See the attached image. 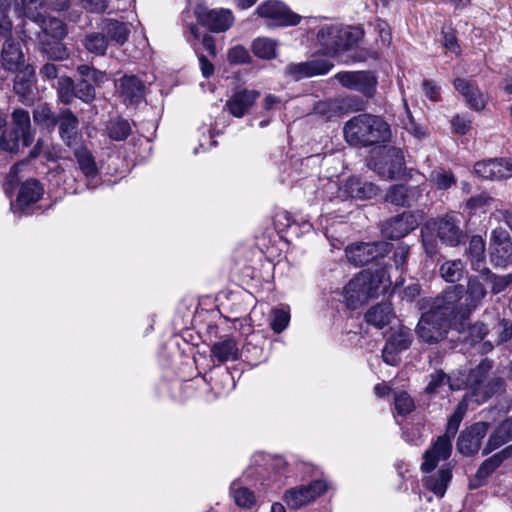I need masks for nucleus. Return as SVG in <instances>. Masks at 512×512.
<instances>
[{"instance_id": "nucleus-55", "label": "nucleus", "mask_w": 512, "mask_h": 512, "mask_svg": "<svg viewBox=\"0 0 512 512\" xmlns=\"http://www.w3.org/2000/svg\"><path fill=\"white\" fill-rule=\"evenodd\" d=\"M77 71L81 76L90 79L97 85L102 84L108 80V76L105 72L97 70L88 65L78 66Z\"/></svg>"}, {"instance_id": "nucleus-18", "label": "nucleus", "mask_w": 512, "mask_h": 512, "mask_svg": "<svg viewBox=\"0 0 512 512\" xmlns=\"http://www.w3.org/2000/svg\"><path fill=\"white\" fill-rule=\"evenodd\" d=\"M512 456V446H507L486 459L478 468L474 478L470 481V488L475 489L482 486L487 478L503 463Z\"/></svg>"}, {"instance_id": "nucleus-34", "label": "nucleus", "mask_w": 512, "mask_h": 512, "mask_svg": "<svg viewBox=\"0 0 512 512\" xmlns=\"http://www.w3.org/2000/svg\"><path fill=\"white\" fill-rule=\"evenodd\" d=\"M451 477L452 475L449 469H440L436 474L430 475L424 479L425 486L436 496L443 497Z\"/></svg>"}, {"instance_id": "nucleus-50", "label": "nucleus", "mask_w": 512, "mask_h": 512, "mask_svg": "<svg viewBox=\"0 0 512 512\" xmlns=\"http://www.w3.org/2000/svg\"><path fill=\"white\" fill-rule=\"evenodd\" d=\"M290 321L289 311L281 308L272 311L270 326L275 333L284 331Z\"/></svg>"}, {"instance_id": "nucleus-39", "label": "nucleus", "mask_w": 512, "mask_h": 512, "mask_svg": "<svg viewBox=\"0 0 512 512\" xmlns=\"http://www.w3.org/2000/svg\"><path fill=\"white\" fill-rule=\"evenodd\" d=\"M314 111L317 115L327 120L341 116L342 112L339 97L317 102L314 106Z\"/></svg>"}, {"instance_id": "nucleus-35", "label": "nucleus", "mask_w": 512, "mask_h": 512, "mask_svg": "<svg viewBox=\"0 0 512 512\" xmlns=\"http://www.w3.org/2000/svg\"><path fill=\"white\" fill-rule=\"evenodd\" d=\"M465 272V264L460 259L447 260L440 265L439 274L441 278L449 283L460 281Z\"/></svg>"}, {"instance_id": "nucleus-64", "label": "nucleus", "mask_w": 512, "mask_h": 512, "mask_svg": "<svg viewBox=\"0 0 512 512\" xmlns=\"http://www.w3.org/2000/svg\"><path fill=\"white\" fill-rule=\"evenodd\" d=\"M441 34L443 36V46L447 50H449V51H451L453 53L459 54L460 47L458 45L455 33L453 31H444V30H442Z\"/></svg>"}, {"instance_id": "nucleus-13", "label": "nucleus", "mask_w": 512, "mask_h": 512, "mask_svg": "<svg viewBox=\"0 0 512 512\" xmlns=\"http://www.w3.org/2000/svg\"><path fill=\"white\" fill-rule=\"evenodd\" d=\"M390 250L387 242L356 243L349 245L345 252L348 260L355 265H365L384 257Z\"/></svg>"}, {"instance_id": "nucleus-58", "label": "nucleus", "mask_w": 512, "mask_h": 512, "mask_svg": "<svg viewBox=\"0 0 512 512\" xmlns=\"http://www.w3.org/2000/svg\"><path fill=\"white\" fill-rule=\"evenodd\" d=\"M227 58L231 64H244L250 61L248 50L241 45L229 49Z\"/></svg>"}, {"instance_id": "nucleus-1", "label": "nucleus", "mask_w": 512, "mask_h": 512, "mask_svg": "<svg viewBox=\"0 0 512 512\" xmlns=\"http://www.w3.org/2000/svg\"><path fill=\"white\" fill-rule=\"evenodd\" d=\"M456 294L449 292L448 296L438 295L435 298L422 299V313L418 322L416 333L420 339L427 343L441 341L452 326L459 323V317L453 311L452 305Z\"/></svg>"}, {"instance_id": "nucleus-16", "label": "nucleus", "mask_w": 512, "mask_h": 512, "mask_svg": "<svg viewBox=\"0 0 512 512\" xmlns=\"http://www.w3.org/2000/svg\"><path fill=\"white\" fill-rule=\"evenodd\" d=\"M487 431L488 423L486 422H477L470 428L462 431L457 441L458 451L464 455L477 453Z\"/></svg>"}, {"instance_id": "nucleus-62", "label": "nucleus", "mask_w": 512, "mask_h": 512, "mask_svg": "<svg viewBox=\"0 0 512 512\" xmlns=\"http://www.w3.org/2000/svg\"><path fill=\"white\" fill-rule=\"evenodd\" d=\"M78 163H79L80 171L88 179V185L90 187H95L96 184H93L92 181L97 177V173H98L97 162H78Z\"/></svg>"}, {"instance_id": "nucleus-33", "label": "nucleus", "mask_w": 512, "mask_h": 512, "mask_svg": "<svg viewBox=\"0 0 512 512\" xmlns=\"http://www.w3.org/2000/svg\"><path fill=\"white\" fill-rule=\"evenodd\" d=\"M13 130L21 134L22 143L28 146L31 143V121L28 111L24 109H15L12 113Z\"/></svg>"}, {"instance_id": "nucleus-43", "label": "nucleus", "mask_w": 512, "mask_h": 512, "mask_svg": "<svg viewBox=\"0 0 512 512\" xmlns=\"http://www.w3.org/2000/svg\"><path fill=\"white\" fill-rule=\"evenodd\" d=\"M412 340L413 336L410 329L401 327L389 337L386 345L392 349L402 352L410 347Z\"/></svg>"}, {"instance_id": "nucleus-10", "label": "nucleus", "mask_w": 512, "mask_h": 512, "mask_svg": "<svg viewBox=\"0 0 512 512\" xmlns=\"http://www.w3.org/2000/svg\"><path fill=\"white\" fill-rule=\"evenodd\" d=\"M194 15L200 25L213 33L225 32L235 22V17L231 10L225 8L210 9L202 4H198L194 8Z\"/></svg>"}, {"instance_id": "nucleus-4", "label": "nucleus", "mask_w": 512, "mask_h": 512, "mask_svg": "<svg viewBox=\"0 0 512 512\" xmlns=\"http://www.w3.org/2000/svg\"><path fill=\"white\" fill-rule=\"evenodd\" d=\"M386 272L383 269L363 270L345 286L344 296L347 306L356 309L371 297H376L387 288Z\"/></svg>"}, {"instance_id": "nucleus-27", "label": "nucleus", "mask_w": 512, "mask_h": 512, "mask_svg": "<svg viewBox=\"0 0 512 512\" xmlns=\"http://www.w3.org/2000/svg\"><path fill=\"white\" fill-rule=\"evenodd\" d=\"M511 440L512 418H507L500 425H498L495 431L490 435L488 442L483 449V454L487 455L502 445L510 442Z\"/></svg>"}, {"instance_id": "nucleus-38", "label": "nucleus", "mask_w": 512, "mask_h": 512, "mask_svg": "<svg viewBox=\"0 0 512 512\" xmlns=\"http://www.w3.org/2000/svg\"><path fill=\"white\" fill-rule=\"evenodd\" d=\"M19 12L24 17L39 24L44 20V5L40 0H22Z\"/></svg>"}, {"instance_id": "nucleus-11", "label": "nucleus", "mask_w": 512, "mask_h": 512, "mask_svg": "<svg viewBox=\"0 0 512 512\" xmlns=\"http://www.w3.org/2000/svg\"><path fill=\"white\" fill-rule=\"evenodd\" d=\"M329 489L326 480H314L307 485H300L287 490L283 500L290 509H299L314 502Z\"/></svg>"}, {"instance_id": "nucleus-24", "label": "nucleus", "mask_w": 512, "mask_h": 512, "mask_svg": "<svg viewBox=\"0 0 512 512\" xmlns=\"http://www.w3.org/2000/svg\"><path fill=\"white\" fill-rule=\"evenodd\" d=\"M474 172L489 180H501L512 176V162H475Z\"/></svg>"}, {"instance_id": "nucleus-23", "label": "nucleus", "mask_w": 512, "mask_h": 512, "mask_svg": "<svg viewBox=\"0 0 512 512\" xmlns=\"http://www.w3.org/2000/svg\"><path fill=\"white\" fill-rule=\"evenodd\" d=\"M1 63L5 70L11 72H16L21 67L27 65L19 42L11 38H8L4 42L1 53Z\"/></svg>"}, {"instance_id": "nucleus-22", "label": "nucleus", "mask_w": 512, "mask_h": 512, "mask_svg": "<svg viewBox=\"0 0 512 512\" xmlns=\"http://www.w3.org/2000/svg\"><path fill=\"white\" fill-rule=\"evenodd\" d=\"M16 72L17 74L14 81V91L20 97L23 103L30 104L34 99V68L27 64Z\"/></svg>"}, {"instance_id": "nucleus-9", "label": "nucleus", "mask_w": 512, "mask_h": 512, "mask_svg": "<svg viewBox=\"0 0 512 512\" xmlns=\"http://www.w3.org/2000/svg\"><path fill=\"white\" fill-rule=\"evenodd\" d=\"M265 24L270 27H286L299 24L301 17L279 0H266L255 10Z\"/></svg>"}, {"instance_id": "nucleus-15", "label": "nucleus", "mask_w": 512, "mask_h": 512, "mask_svg": "<svg viewBox=\"0 0 512 512\" xmlns=\"http://www.w3.org/2000/svg\"><path fill=\"white\" fill-rule=\"evenodd\" d=\"M333 68V63L326 59H312L306 62L291 63L285 72L293 80L298 81L317 75H324Z\"/></svg>"}, {"instance_id": "nucleus-7", "label": "nucleus", "mask_w": 512, "mask_h": 512, "mask_svg": "<svg viewBox=\"0 0 512 512\" xmlns=\"http://www.w3.org/2000/svg\"><path fill=\"white\" fill-rule=\"evenodd\" d=\"M449 292L456 294L455 301H453L451 306L456 316L459 317V324L461 326H464V321L481 304L487 294L483 283L478 277H470L468 279L466 295H464L463 285H453L444 290L440 296H448Z\"/></svg>"}, {"instance_id": "nucleus-41", "label": "nucleus", "mask_w": 512, "mask_h": 512, "mask_svg": "<svg viewBox=\"0 0 512 512\" xmlns=\"http://www.w3.org/2000/svg\"><path fill=\"white\" fill-rule=\"evenodd\" d=\"M30 157H44L46 158V160H57L58 158H60L48 136L38 139L36 145L30 152Z\"/></svg>"}, {"instance_id": "nucleus-20", "label": "nucleus", "mask_w": 512, "mask_h": 512, "mask_svg": "<svg viewBox=\"0 0 512 512\" xmlns=\"http://www.w3.org/2000/svg\"><path fill=\"white\" fill-rule=\"evenodd\" d=\"M116 87L126 103L137 104L144 98L145 85L135 75H124L117 81Z\"/></svg>"}, {"instance_id": "nucleus-56", "label": "nucleus", "mask_w": 512, "mask_h": 512, "mask_svg": "<svg viewBox=\"0 0 512 512\" xmlns=\"http://www.w3.org/2000/svg\"><path fill=\"white\" fill-rule=\"evenodd\" d=\"M75 97L89 103L95 98V89L86 79L75 85Z\"/></svg>"}, {"instance_id": "nucleus-5", "label": "nucleus", "mask_w": 512, "mask_h": 512, "mask_svg": "<svg viewBox=\"0 0 512 512\" xmlns=\"http://www.w3.org/2000/svg\"><path fill=\"white\" fill-rule=\"evenodd\" d=\"M491 368V363L484 360L468 374L465 371H459L457 374L447 376L448 387L450 390L469 388L470 397L474 402L480 404L486 401L494 391L490 383L487 382V374Z\"/></svg>"}, {"instance_id": "nucleus-25", "label": "nucleus", "mask_w": 512, "mask_h": 512, "mask_svg": "<svg viewBox=\"0 0 512 512\" xmlns=\"http://www.w3.org/2000/svg\"><path fill=\"white\" fill-rule=\"evenodd\" d=\"M344 192L348 197L366 200L375 197L378 193V188L371 182L351 177L344 184Z\"/></svg>"}, {"instance_id": "nucleus-45", "label": "nucleus", "mask_w": 512, "mask_h": 512, "mask_svg": "<svg viewBox=\"0 0 512 512\" xmlns=\"http://www.w3.org/2000/svg\"><path fill=\"white\" fill-rule=\"evenodd\" d=\"M34 122L46 128H55L57 116L47 104H39L33 111Z\"/></svg>"}, {"instance_id": "nucleus-6", "label": "nucleus", "mask_w": 512, "mask_h": 512, "mask_svg": "<svg viewBox=\"0 0 512 512\" xmlns=\"http://www.w3.org/2000/svg\"><path fill=\"white\" fill-rule=\"evenodd\" d=\"M360 37L359 29L338 24L324 25L317 33L319 45L331 56L353 49Z\"/></svg>"}, {"instance_id": "nucleus-12", "label": "nucleus", "mask_w": 512, "mask_h": 512, "mask_svg": "<svg viewBox=\"0 0 512 512\" xmlns=\"http://www.w3.org/2000/svg\"><path fill=\"white\" fill-rule=\"evenodd\" d=\"M334 78L345 88L360 92L366 98H372L378 84L377 77L370 71H342Z\"/></svg>"}, {"instance_id": "nucleus-37", "label": "nucleus", "mask_w": 512, "mask_h": 512, "mask_svg": "<svg viewBox=\"0 0 512 512\" xmlns=\"http://www.w3.org/2000/svg\"><path fill=\"white\" fill-rule=\"evenodd\" d=\"M235 503L242 508H252L256 504V497L250 489L242 486L238 481L232 483L230 488Z\"/></svg>"}, {"instance_id": "nucleus-59", "label": "nucleus", "mask_w": 512, "mask_h": 512, "mask_svg": "<svg viewBox=\"0 0 512 512\" xmlns=\"http://www.w3.org/2000/svg\"><path fill=\"white\" fill-rule=\"evenodd\" d=\"M405 193L406 186L394 185L388 191L386 201L397 206H405V203H407V201H405Z\"/></svg>"}, {"instance_id": "nucleus-46", "label": "nucleus", "mask_w": 512, "mask_h": 512, "mask_svg": "<svg viewBox=\"0 0 512 512\" xmlns=\"http://www.w3.org/2000/svg\"><path fill=\"white\" fill-rule=\"evenodd\" d=\"M84 46L91 53L104 55L108 47V42L103 34L93 32L86 35Z\"/></svg>"}, {"instance_id": "nucleus-29", "label": "nucleus", "mask_w": 512, "mask_h": 512, "mask_svg": "<svg viewBox=\"0 0 512 512\" xmlns=\"http://www.w3.org/2000/svg\"><path fill=\"white\" fill-rule=\"evenodd\" d=\"M211 354L219 363H224L229 360H237L239 349L233 338H225L213 344Z\"/></svg>"}, {"instance_id": "nucleus-14", "label": "nucleus", "mask_w": 512, "mask_h": 512, "mask_svg": "<svg viewBox=\"0 0 512 512\" xmlns=\"http://www.w3.org/2000/svg\"><path fill=\"white\" fill-rule=\"evenodd\" d=\"M44 194L42 184L30 178L22 182L15 202L11 203V210L14 213H26L28 208L38 202Z\"/></svg>"}, {"instance_id": "nucleus-17", "label": "nucleus", "mask_w": 512, "mask_h": 512, "mask_svg": "<svg viewBox=\"0 0 512 512\" xmlns=\"http://www.w3.org/2000/svg\"><path fill=\"white\" fill-rule=\"evenodd\" d=\"M419 225L417 217L410 212H404L388 220L382 229L383 234L390 239L405 237Z\"/></svg>"}, {"instance_id": "nucleus-31", "label": "nucleus", "mask_w": 512, "mask_h": 512, "mask_svg": "<svg viewBox=\"0 0 512 512\" xmlns=\"http://www.w3.org/2000/svg\"><path fill=\"white\" fill-rule=\"evenodd\" d=\"M78 119L69 110H62L57 116V124H59V133L61 138L70 145L71 139L75 136L78 129Z\"/></svg>"}, {"instance_id": "nucleus-21", "label": "nucleus", "mask_w": 512, "mask_h": 512, "mask_svg": "<svg viewBox=\"0 0 512 512\" xmlns=\"http://www.w3.org/2000/svg\"><path fill=\"white\" fill-rule=\"evenodd\" d=\"M453 86L472 109L481 111L485 108L486 97L474 82L465 78H456L453 81Z\"/></svg>"}, {"instance_id": "nucleus-53", "label": "nucleus", "mask_w": 512, "mask_h": 512, "mask_svg": "<svg viewBox=\"0 0 512 512\" xmlns=\"http://www.w3.org/2000/svg\"><path fill=\"white\" fill-rule=\"evenodd\" d=\"M342 115L349 112L362 111L366 107V102L355 95L339 97Z\"/></svg>"}, {"instance_id": "nucleus-44", "label": "nucleus", "mask_w": 512, "mask_h": 512, "mask_svg": "<svg viewBox=\"0 0 512 512\" xmlns=\"http://www.w3.org/2000/svg\"><path fill=\"white\" fill-rule=\"evenodd\" d=\"M107 133L115 141L125 140L131 133L130 123L121 118L113 119L107 125Z\"/></svg>"}, {"instance_id": "nucleus-28", "label": "nucleus", "mask_w": 512, "mask_h": 512, "mask_svg": "<svg viewBox=\"0 0 512 512\" xmlns=\"http://www.w3.org/2000/svg\"><path fill=\"white\" fill-rule=\"evenodd\" d=\"M405 162H369V168L382 179L396 180L406 176Z\"/></svg>"}, {"instance_id": "nucleus-2", "label": "nucleus", "mask_w": 512, "mask_h": 512, "mask_svg": "<svg viewBox=\"0 0 512 512\" xmlns=\"http://www.w3.org/2000/svg\"><path fill=\"white\" fill-rule=\"evenodd\" d=\"M350 145L371 146L384 143L391 137L390 126L377 115L362 113L349 119L343 128Z\"/></svg>"}, {"instance_id": "nucleus-47", "label": "nucleus", "mask_w": 512, "mask_h": 512, "mask_svg": "<svg viewBox=\"0 0 512 512\" xmlns=\"http://www.w3.org/2000/svg\"><path fill=\"white\" fill-rule=\"evenodd\" d=\"M276 44L269 38H258L252 44L253 53L263 59H272L275 57Z\"/></svg>"}, {"instance_id": "nucleus-52", "label": "nucleus", "mask_w": 512, "mask_h": 512, "mask_svg": "<svg viewBox=\"0 0 512 512\" xmlns=\"http://www.w3.org/2000/svg\"><path fill=\"white\" fill-rule=\"evenodd\" d=\"M447 379V375L443 371H435L434 373L430 374L425 391L428 394L441 392L445 386H448Z\"/></svg>"}, {"instance_id": "nucleus-57", "label": "nucleus", "mask_w": 512, "mask_h": 512, "mask_svg": "<svg viewBox=\"0 0 512 512\" xmlns=\"http://www.w3.org/2000/svg\"><path fill=\"white\" fill-rule=\"evenodd\" d=\"M60 40H56L53 45L44 43V52L51 60H64L68 57V52Z\"/></svg>"}, {"instance_id": "nucleus-32", "label": "nucleus", "mask_w": 512, "mask_h": 512, "mask_svg": "<svg viewBox=\"0 0 512 512\" xmlns=\"http://www.w3.org/2000/svg\"><path fill=\"white\" fill-rule=\"evenodd\" d=\"M102 29L111 40L119 45H123L130 34L129 25L115 19L103 20Z\"/></svg>"}, {"instance_id": "nucleus-49", "label": "nucleus", "mask_w": 512, "mask_h": 512, "mask_svg": "<svg viewBox=\"0 0 512 512\" xmlns=\"http://www.w3.org/2000/svg\"><path fill=\"white\" fill-rule=\"evenodd\" d=\"M21 134L17 130L4 131L0 138V148L10 153L17 152L20 145Z\"/></svg>"}, {"instance_id": "nucleus-60", "label": "nucleus", "mask_w": 512, "mask_h": 512, "mask_svg": "<svg viewBox=\"0 0 512 512\" xmlns=\"http://www.w3.org/2000/svg\"><path fill=\"white\" fill-rule=\"evenodd\" d=\"M26 164L27 162H15L13 164L6 178V190L13 189L21 180Z\"/></svg>"}, {"instance_id": "nucleus-42", "label": "nucleus", "mask_w": 512, "mask_h": 512, "mask_svg": "<svg viewBox=\"0 0 512 512\" xmlns=\"http://www.w3.org/2000/svg\"><path fill=\"white\" fill-rule=\"evenodd\" d=\"M38 25L45 35L51 36L55 40H61L66 35V26L58 18H47L44 16L43 22H40Z\"/></svg>"}, {"instance_id": "nucleus-36", "label": "nucleus", "mask_w": 512, "mask_h": 512, "mask_svg": "<svg viewBox=\"0 0 512 512\" xmlns=\"http://www.w3.org/2000/svg\"><path fill=\"white\" fill-rule=\"evenodd\" d=\"M483 280L491 285V292L493 294H499L503 292L508 286L512 284V274L497 275L493 273L489 268H483L480 271Z\"/></svg>"}, {"instance_id": "nucleus-48", "label": "nucleus", "mask_w": 512, "mask_h": 512, "mask_svg": "<svg viewBox=\"0 0 512 512\" xmlns=\"http://www.w3.org/2000/svg\"><path fill=\"white\" fill-rule=\"evenodd\" d=\"M57 91L60 101L64 104H70L75 97V85L70 77H59L57 82Z\"/></svg>"}, {"instance_id": "nucleus-8", "label": "nucleus", "mask_w": 512, "mask_h": 512, "mask_svg": "<svg viewBox=\"0 0 512 512\" xmlns=\"http://www.w3.org/2000/svg\"><path fill=\"white\" fill-rule=\"evenodd\" d=\"M464 413L463 404H459L454 414L450 417L447 425L446 433L439 436L430 449L426 450L423 455V463L421 470L425 473L432 472L438 465L439 461L447 460L452 451L451 439L458 430L459 424Z\"/></svg>"}, {"instance_id": "nucleus-26", "label": "nucleus", "mask_w": 512, "mask_h": 512, "mask_svg": "<svg viewBox=\"0 0 512 512\" xmlns=\"http://www.w3.org/2000/svg\"><path fill=\"white\" fill-rule=\"evenodd\" d=\"M394 317L392 306L388 302L376 304L365 313V321L378 329L388 325Z\"/></svg>"}, {"instance_id": "nucleus-3", "label": "nucleus", "mask_w": 512, "mask_h": 512, "mask_svg": "<svg viewBox=\"0 0 512 512\" xmlns=\"http://www.w3.org/2000/svg\"><path fill=\"white\" fill-rule=\"evenodd\" d=\"M436 233L439 240L446 246L456 247L466 238V234L460 227V220L454 215H446L443 218L429 220L421 229L422 242L425 251L432 256L436 252L433 235Z\"/></svg>"}, {"instance_id": "nucleus-40", "label": "nucleus", "mask_w": 512, "mask_h": 512, "mask_svg": "<svg viewBox=\"0 0 512 512\" xmlns=\"http://www.w3.org/2000/svg\"><path fill=\"white\" fill-rule=\"evenodd\" d=\"M491 261L495 266H505L512 259V242L503 241L491 245Z\"/></svg>"}, {"instance_id": "nucleus-51", "label": "nucleus", "mask_w": 512, "mask_h": 512, "mask_svg": "<svg viewBox=\"0 0 512 512\" xmlns=\"http://www.w3.org/2000/svg\"><path fill=\"white\" fill-rule=\"evenodd\" d=\"M394 404L396 411L400 415H407L414 409V401L405 391L395 393Z\"/></svg>"}, {"instance_id": "nucleus-54", "label": "nucleus", "mask_w": 512, "mask_h": 512, "mask_svg": "<svg viewBox=\"0 0 512 512\" xmlns=\"http://www.w3.org/2000/svg\"><path fill=\"white\" fill-rule=\"evenodd\" d=\"M492 202H493L492 197H490L486 193H481L479 195L471 197L467 201L466 206L468 209H470L473 212H477V211L485 212L486 209L490 207Z\"/></svg>"}, {"instance_id": "nucleus-19", "label": "nucleus", "mask_w": 512, "mask_h": 512, "mask_svg": "<svg viewBox=\"0 0 512 512\" xmlns=\"http://www.w3.org/2000/svg\"><path fill=\"white\" fill-rule=\"evenodd\" d=\"M256 90L242 89L234 92L226 101L225 108L237 118L243 117L259 98Z\"/></svg>"}, {"instance_id": "nucleus-61", "label": "nucleus", "mask_w": 512, "mask_h": 512, "mask_svg": "<svg viewBox=\"0 0 512 512\" xmlns=\"http://www.w3.org/2000/svg\"><path fill=\"white\" fill-rule=\"evenodd\" d=\"M409 246L406 245V244H399L395 250H394V253H393V258H394V263H395V266L397 269L401 270V271H404L405 270V267H406V264H407V259H408V256H409Z\"/></svg>"}, {"instance_id": "nucleus-30", "label": "nucleus", "mask_w": 512, "mask_h": 512, "mask_svg": "<svg viewBox=\"0 0 512 512\" xmlns=\"http://www.w3.org/2000/svg\"><path fill=\"white\" fill-rule=\"evenodd\" d=\"M467 255L470 259L471 268L480 272L485 263V242L479 235H474L469 241Z\"/></svg>"}, {"instance_id": "nucleus-63", "label": "nucleus", "mask_w": 512, "mask_h": 512, "mask_svg": "<svg viewBox=\"0 0 512 512\" xmlns=\"http://www.w3.org/2000/svg\"><path fill=\"white\" fill-rule=\"evenodd\" d=\"M81 6L91 13L104 12L108 6L107 0H78Z\"/></svg>"}]
</instances>
